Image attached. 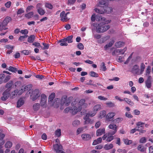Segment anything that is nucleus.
Listing matches in <instances>:
<instances>
[{"mask_svg":"<svg viewBox=\"0 0 153 153\" xmlns=\"http://www.w3.org/2000/svg\"><path fill=\"white\" fill-rule=\"evenodd\" d=\"M102 138L101 137H99L97 140H94L93 143L92 144L93 145H95L97 144L100 143L102 142Z\"/></svg>","mask_w":153,"mask_h":153,"instance_id":"27","label":"nucleus"},{"mask_svg":"<svg viewBox=\"0 0 153 153\" xmlns=\"http://www.w3.org/2000/svg\"><path fill=\"white\" fill-rule=\"evenodd\" d=\"M40 106V104L39 103H35L33 105V108L34 111H37L39 109Z\"/></svg>","mask_w":153,"mask_h":153,"instance_id":"19","label":"nucleus"},{"mask_svg":"<svg viewBox=\"0 0 153 153\" xmlns=\"http://www.w3.org/2000/svg\"><path fill=\"white\" fill-rule=\"evenodd\" d=\"M34 8V7L33 6H30L27 7L26 11L27 12H28Z\"/></svg>","mask_w":153,"mask_h":153,"instance_id":"61","label":"nucleus"},{"mask_svg":"<svg viewBox=\"0 0 153 153\" xmlns=\"http://www.w3.org/2000/svg\"><path fill=\"white\" fill-rule=\"evenodd\" d=\"M17 94V90H15L12 92L10 95V97L11 98L13 99L15 97Z\"/></svg>","mask_w":153,"mask_h":153,"instance_id":"34","label":"nucleus"},{"mask_svg":"<svg viewBox=\"0 0 153 153\" xmlns=\"http://www.w3.org/2000/svg\"><path fill=\"white\" fill-rule=\"evenodd\" d=\"M45 7L46 8H48L50 9H51L53 8V6L50 3H46L45 5Z\"/></svg>","mask_w":153,"mask_h":153,"instance_id":"50","label":"nucleus"},{"mask_svg":"<svg viewBox=\"0 0 153 153\" xmlns=\"http://www.w3.org/2000/svg\"><path fill=\"white\" fill-rule=\"evenodd\" d=\"M77 48L80 50H83L84 49V46L82 43H79L77 45Z\"/></svg>","mask_w":153,"mask_h":153,"instance_id":"55","label":"nucleus"},{"mask_svg":"<svg viewBox=\"0 0 153 153\" xmlns=\"http://www.w3.org/2000/svg\"><path fill=\"white\" fill-rule=\"evenodd\" d=\"M60 17L61 20L63 22L67 21L68 19L65 14V12L64 11H63L60 14Z\"/></svg>","mask_w":153,"mask_h":153,"instance_id":"11","label":"nucleus"},{"mask_svg":"<svg viewBox=\"0 0 153 153\" xmlns=\"http://www.w3.org/2000/svg\"><path fill=\"white\" fill-rule=\"evenodd\" d=\"M123 141L125 144L126 145H130L132 143V140H129L127 138L123 139Z\"/></svg>","mask_w":153,"mask_h":153,"instance_id":"32","label":"nucleus"},{"mask_svg":"<svg viewBox=\"0 0 153 153\" xmlns=\"http://www.w3.org/2000/svg\"><path fill=\"white\" fill-rule=\"evenodd\" d=\"M59 42H60V45L61 46H67L68 45V43H67V42L65 38L61 40Z\"/></svg>","mask_w":153,"mask_h":153,"instance_id":"28","label":"nucleus"},{"mask_svg":"<svg viewBox=\"0 0 153 153\" xmlns=\"http://www.w3.org/2000/svg\"><path fill=\"white\" fill-rule=\"evenodd\" d=\"M90 74L91 76L94 77H98V75L94 71H91L90 73Z\"/></svg>","mask_w":153,"mask_h":153,"instance_id":"48","label":"nucleus"},{"mask_svg":"<svg viewBox=\"0 0 153 153\" xmlns=\"http://www.w3.org/2000/svg\"><path fill=\"white\" fill-rule=\"evenodd\" d=\"M55 97V94L54 93H52L49 96L48 98L49 101H52L54 99Z\"/></svg>","mask_w":153,"mask_h":153,"instance_id":"38","label":"nucleus"},{"mask_svg":"<svg viewBox=\"0 0 153 153\" xmlns=\"http://www.w3.org/2000/svg\"><path fill=\"white\" fill-rule=\"evenodd\" d=\"M113 135L110 134H109L108 132V137L106 139V141L107 142H109L112 140L114 139V136H113Z\"/></svg>","mask_w":153,"mask_h":153,"instance_id":"20","label":"nucleus"},{"mask_svg":"<svg viewBox=\"0 0 153 153\" xmlns=\"http://www.w3.org/2000/svg\"><path fill=\"white\" fill-rule=\"evenodd\" d=\"M115 115V113L113 112H111L108 113L106 116V118L108 119H110L113 117Z\"/></svg>","mask_w":153,"mask_h":153,"instance_id":"26","label":"nucleus"},{"mask_svg":"<svg viewBox=\"0 0 153 153\" xmlns=\"http://www.w3.org/2000/svg\"><path fill=\"white\" fill-rule=\"evenodd\" d=\"M42 45L44 46V47H42L41 46V48L42 49L44 50L48 49L49 48V45L48 44L43 42L42 43Z\"/></svg>","mask_w":153,"mask_h":153,"instance_id":"37","label":"nucleus"},{"mask_svg":"<svg viewBox=\"0 0 153 153\" xmlns=\"http://www.w3.org/2000/svg\"><path fill=\"white\" fill-rule=\"evenodd\" d=\"M24 100L23 98H20L18 101L17 103V107L20 108L24 103Z\"/></svg>","mask_w":153,"mask_h":153,"instance_id":"16","label":"nucleus"},{"mask_svg":"<svg viewBox=\"0 0 153 153\" xmlns=\"http://www.w3.org/2000/svg\"><path fill=\"white\" fill-rule=\"evenodd\" d=\"M137 149L138 150L140 151L141 152H143L145 151V149L141 145H139Z\"/></svg>","mask_w":153,"mask_h":153,"instance_id":"44","label":"nucleus"},{"mask_svg":"<svg viewBox=\"0 0 153 153\" xmlns=\"http://www.w3.org/2000/svg\"><path fill=\"white\" fill-rule=\"evenodd\" d=\"M92 123V121L90 119H87L85 120L84 122V124L85 125L89 123L91 124Z\"/></svg>","mask_w":153,"mask_h":153,"instance_id":"54","label":"nucleus"},{"mask_svg":"<svg viewBox=\"0 0 153 153\" xmlns=\"http://www.w3.org/2000/svg\"><path fill=\"white\" fill-rule=\"evenodd\" d=\"M81 136L83 140L86 141L90 140L92 137L90 134L86 133L82 134Z\"/></svg>","mask_w":153,"mask_h":153,"instance_id":"10","label":"nucleus"},{"mask_svg":"<svg viewBox=\"0 0 153 153\" xmlns=\"http://www.w3.org/2000/svg\"><path fill=\"white\" fill-rule=\"evenodd\" d=\"M54 102H53V105L55 108H57L59 107L60 102V99L57 98L55 100Z\"/></svg>","mask_w":153,"mask_h":153,"instance_id":"18","label":"nucleus"},{"mask_svg":"<svg viewBox=\"0 0 153 153\" xmlns=\"http://www.w3.org/2000/svg\"><path fill=\"white\" fill-rule=\"evenodd\" d=\"M104 11L105 12L107 13H109L112 11V8L106 7L104 8Z\"/></svg>","mask_w":153,"mask_h":153,"instance_id":"25","label":"nucleus"},{"mask_svg":"<svg viewBox=\"0 0 153 153\" xmlns=\"http://www.w3.org/2000/svg\"><path fill=\"white\" fill-rule=\"evenodd\" d=\"M114 40H113L110 42L106 44L105 45L104 47V48L105 50H106L108 49L109 48L111 47L112 45L114 44Z\"/></svg>","mask_w":153,"mask_h":153,"instance_id":"17","label":"nucleus"},{"mask_svg":"<svg viewBox=\"0 0 153 153\" xmlns=\"http://www.w3.org/2000/svg\"><path fill=\"white\" fill-rule=\"evenodd\" d=\"M124 45V43L121 41L117 42L115 44V46L117 48H120Z\"/></svg>","mask_w":153,"mask_h":153,"instance_id":"23","label":"nucleus"},{"mask_svg":"<svg viewBox=\"0 0 153 153\" xmlns=\"http://www.w3.org/2000/svg\"><path fill=\"white\" fill-rule=\"evenodd\" d=\"M106 104L109 107H112L114 106V104L112 102H109L106 103Z\"/></svg>","mask_w":153,"mask_h":153,"instance_id":"59","label":"nucleus"},{"mask_svg":"<svg viewBox=\"0 0 153 153\" xmlns=\"http://www.w3.org/2000/svg\"><path fill=\"white\" fill-rule=\"evenodd\" d=\"M80 122L78 120H75L72 122V124L74 126H76L80 124Z\"/></svg>","mask_w":153,"mask_h":153,"instance_id":"40","label":"nucleus"},{"mask_svg":"<svg viewBox=\"0 0 153 153\" xmlns=\"http://www.w3.org/2000/svg\"><path fill=\"white\" fill-rule=\"evenodd\" d=\"M32 85L31 84L28 85L24 87H23V89L25 91H29L32 88Z\"/></svg>","mask_w":153,"mask_h":153,"instance_id":"35","label":"nucleus"},{"mask_svg":"<svg viewBox=\"0 0 153 153\" xmlns=\"http://www.w3.org/2000/svg\"><path fill=\"white\" fill-rule=\"evenodd\" d=\"M85 100L84 99L81 100L78 103V107H80L82 108H85L86 107L87 104L85 103Z\"/></svg>","mask_w":153,"mask_h":153,"instance_id":"13","label":"nucleus"},{"mask_svg":"<svg viewBox=\"0 0 153 153\" xmlns=\"http://www.w3.org/2000/svg\"><path fill=\"white\" fill-rule=\"evenodd\" d=\"M11 20L10 17H7L0 24V30L8 29V28L6 27Z\"/></svg>","mask_w":153,"mask_h":153,"instance_id":"2","label":"nucleus"},{"mask_svg":"<svg viewBox=\"0 0 153 153\" xmlns=\"http://www.w3.org/2000/svg\"><path fill=\"white\" fill-rule=\"evenodd\" d=\"M73 36L71 35L69 36H68L67 37L65 38V39L66 40V41L68 42V43H71L73 42Z\"/></svg>","mask_w":153,"mask_h":153,"instance_id":"36","label":"nucleus"},{"mask_svg":"<svg viewBox=\"0 0 153 153\" xmlns=\"http://www.w3.org/2000/svg\"><path fill=\"white\" fill-rule=\"evenodd\" d=\"M35 38V36L34 35H31L27 39V41L30 43H31L33 42Z\"/></svg>","mask_w":153,"mask_h":153,"instance_id":"24","label":"nucleus"},{"mask_svg":"<svg viewBox=\"0 0 153 153\" xmlns=\"http://www.w3.org/2000/svg\"><path fill=\"white\" fill-rule=\"evenodd\" d=\"M20 33L22 34L26 35L28 33V31L27 29L22 30L20 31Z\"/></svg>","mask_w":153,"mask_h":153,"instance_id":"51","label":"nucleus"},{"mask_svg":"<svg viewBox=\"0 0 153 153\" xmlns=\"http://www.w3.org/2000/svg\"><path fill=\"white\" fill-rule=\"evenodd\" d=\"M33 12H31L26 14L25 15V16L28 19L31 18L33 15Z\"/></svg>","mask_w":153,"mask_h":153,"instance_id":"33","label":"nucleus"},{"mask_svg":"<svg viewBox=\"0 0 153 153\" xmlns=\"http://www.w3.org/2000/svg\"><path fill=\"white\" fill-rule=\"evenodd\" d=\"M90 85H92L95 87H97L102 86V85H101V84H100L99 83H96V82H94L92 84H90Z\"/></svg>","mask_w":153,"mask_h":153,"instance_id":"56","label":"nucleus"},{"mask_svg":"<svg viewBox=\"0 0 153 153\" xmlns=\"http://www.w3.org/2000/svg\"><path fill=\"white\" fill-rule=\"evenodd\" d=\"M101 106L100 105L98 104L95 105L93 108L94 111L97 112L98 110H100L101 109Z\"/></svg>","mask_w":153,"mask_h":153,"instance_id":"29","label":"nucleus"},{"mask_svg":"<svg viewBox=\"0 0 153 153\" xmlns=\"http://www.w3.org/2000/svg\"><path fill=\"white\" fill-rule=\"evenodd\" d=\"M54 150L57 153H65L62 150L63 147L62 146L60 145H59L58 144H54L53 146Z\"/></svg>","mask_w":153,"mask_h":153,"instance_id":"6","label":"nucleus"},{"mask_svg":"<svg viewBox=\"0 0 153 153\" xmlns=\"http://www.w3.org/2000/svg\"><path fill=\"white\" fill-rule=\"evenodd\" d=\"M107 69L106 67L105 66V64L104 62L101 63L100 65V70L103 71H105Z\"/></svg>","mask_w":153,"mask_h":153,"instance_id":"39","label":"nucleus"},{"mask_svg":"<svg viewBox=\"0 0 153 153\" xmlns=\"http://www.w3.org/2000/svg\"><path fill=\"white\" fill-rule=\"evenodd\" d=\"M47 98L46 96L43 94L41 95V99L40 102V105L43 107L45 108L47 106L46 101Z\"/></svg>","mask_w":153,"mask_h":153,"instance_id":"7","label":"nucleus"},{"mask_svg":"<svg viewBox=\"0 0 153 153\" xmlns=\"http://www.w3.org/2000/svg\"><path fill=\"white\" fill-rule=\"evenodd\" d=\"M105 130L104 128H99L97 129L96 131V135L97 136L101 135L105 133Z\"/></svg>","mask_w":153,"mask_h":153,"instance_id":"14","label":"nucleus"},{"mask_svg":"<svg viewBox=\"0 0 153 153\" xmlns=\"http://www.w3.org/2000/svg\"><path fill=\"white\" fill-rule=\"evenodd\" d=\"M55 135L57 137H59L61 135V130L60 129H58L56 130L55 132Z\"/></svg>","mask_w":153,"mask_h":153,"instance_id":"42","label":"nucleus"},{"mask_svg":"<svg viewBox=\"0 0 153 153\" xmlns=\"http://www.w3.org/2000/svg\"><path fill=\"white\" fill-rule=\"evenodd\" d=\"M12 143L10 141L7 142L5 145V146L6 148H10L12 147Z\"/></svg>","mask_w":153,"mask_h":153,"instance_id":"41","label":"nucleus"},{"mask_svg":"<svg viewBox=\"0 0 153 153\" xmlns=\"http://www.w3.org/2000/svg\"><path fill=\"white\" fill-rule=\"evenodd\" d=\"M81 110V108L80 107H78L77 108L76 106H74L71 108V112L73 114H75L78 112L80 111Z\"/></svg>","mask_w":153,"mask_h":153,"instance_id":"12","label":"nucleus"},{"mask_svg":"<svg viewBox=\"0 0 153 153\" xmlns=\"http://www.w3.org/2000/svg\"><path fill=\"white\" fill-rule=\"evenodd\" d=\"M139 71V66L137 65H135L133 66L131 70V72L133 73L137 74Z\"/></svg>","mask_w":153,"mask_h":153,"instance_id":"15","label":"nucleus"},{"mask_svg":"<svg viewBox=\"0 0 153 153\" xmlns=\"http://www.w3.org/2000/svg\"><path fill=\"white\" fill-rule=\"evenodd\" d=\"M108 128L109 129L112 130L109 132V134H111L114 135L116 133L117 131V125L114 123L110 124L108 126Z\"/></svg>","mask_w":153,"mask_h":153,"instance_id":"4","label":"nucleus"},{"mask_svg":"<svg viewBox=\"0 0 153 153\" xmlns=\"http://www.w3.org/2000/svg\"><path fill=\"white\" fill-rule=\"evenodd\" d=\"M10 89H7L3 92V96L1 97V99L2 100L5 101L8 99L10 96Z\"/></svg>","mask_w":153,"mask_h":153,"instance_id":"8","label":"nucleus"},{"mask_svg":"<svg viewBox=\"0 0 153 153\" xmlns=\"http://www.w3.org/2000/svg\"><path fill=\"white\" fill-rule=\"evenodd\" d=\"M145 68V65L143 63H142L141 64L140 66V74H142Z\"/></svg>","mask_w":153,"mask_h":153,"instance_id":"46","label":"nucleus"},{"mask_svg":"<svg viewBox=\"0 0 153 153\" xmlns=\"http://www.w3.org/2000/svg\"><path fill=\"white\" fill-rule=\"evenodd\" d=\"M14 56L16 59L19 58L20 57V54L19 52H17L14 55Z\"/></svg>","mask_w":153,"mask_h":153,"instance_id":"63","label":"nucleus"},{"mask_svg":"<svg viewBox=\"0 0 153 153\" xmlns=\"http://www.w3.org/2000/svg\"><path fill=\"white\" fill-rule=\"evenodd\" d=\"M127 50V48L125 47L123 49H119V54H123Z\"/></svg>","mask_w":153,"mask_h":153,"instance_id":"49","label":"nucleus"},{"mask_svg":"<svg viewBox=\"0 0 153 153\" xmlns=\"http://www.w3.org/2000/svg\"><path fill=\"white\" fill-rule=\"evenodd\" d=\"M7 69L9 71L12 72H16L17 71V69L16 68L11 66H10Z\"/></svg>","mask_w":153,"mask_h":153,"instance_id":"45","label":"nucleus"},{"mask_svg":"<svg viewBox=\"0 0 153 153\" xmlns=\"http://www.w3.org/2000/svg\"><path fill=\"white\" fill-rule=\"evenodd\" d=\"M98 98L99 99L101 100H107V98L104 97L102 96H99L98 97Z\"/></svg>","mask_w":153,"mask_h":153,"instance_id":"62","label":"nucleus"},{"mask_svg":"<svg viewBox=\"0 0 153 153\" xmlns=\"http://www.w3.org/2000/svg\"><path fill=\"white\" fill-rule=\"evenodd\" d=\"M71 98V97H70L68 98L66 96L62 97L61 102V105L62 106L65 105V106H68L71 102L70 99Z\"/></svg>","mask_w":153,"mask_h":153,"instance_id":"5","label":"nucleus"},{"mask_svg":"<svg viewBox=\"0 0 153 153\" xmlns=\"http://www.w3.org/2000/svg\"><path fill=\"white\" fill-rule=\"evenodd\" d=\"M136 124L138 128H139L140 127H143V126L142 125L145 124V123L140 121L137 123Z\"/></svg>","mask_w":153,"mask_h":153,"instance_id":"47","label":"nucleus"},{"mask_svg":"<svg viewBox=\"0 0 153 153\" xmlns=\"http://www.w3.org/2000/svg\"><path fill=\"white\" fill-rule=\"evenodd\" d=\"M146 86L148 88H150L152 86V82L146 81L145 82Z\"/></svg>","mask_w":153,"mask_h":153,"instance_id":"43","label":"nucleus"},{"mask_svg":"<svg viewBox=\"0 0 153 153\" xmlns=\"http://www.w3.org/2000/svg\"><path fill=\"white\" fill-rule=\"evenodd\" d=\"M39 91L36 89L33 91L30 95V98L33 101L36 100L40 96Z\"/></svg>","mask_w":153,"mask_h":153,"instance_id":"3","label":"nucleus"},{"mask_svg":"<svg viewBox=\"0 0 153 153\" xmlns=\"http://www.w3.org/2000/svg\"><path fill=\"white\" fill-rule=\"evenodd\" d=\"M99 21L102 22L98 25L96 27L97 32L98 33H102L105 32L108 30L110 27V26L106 25L105 21V19L104 17H99Z\"/></svg>","mask_w":153,"mask_h":153,"instance_id":"1","label":"nucleus"},{"mask_svg":"<svg viewBox=\"0 0 153 153\" xmlns=\"http://www.w3.org/2000/svg\"><path fill=\"white\" fill-rule=\"evenodd\" d=\"M113 145L112 143L107 144L104 145V148L105 150H108L113 148Z\"/></svg>","mask_w":153,"mask_h":153,"instance_id":"21","label":"nucleus"},{"mask_svg":"<svg viewBox=\"0 0 153 153\" xmlns=\"http://www.w3.org/2000/svg\"><path fill=\"white\" fill-rule=\"evenodd\" d=\"M106 112L105 111H102L100 112L99 115V118H102L106 115Z\"/></svg>","mask_w":153,"mask_h":153,"instance_id":"31","label":"nucleus"},{"mask_svg":"<svg viewBox=\"0 0 153 153\" xmlns=\"http://www.w3.org/2000/svg\"><path fill=\"white\" fill-rule=\"evenodd\" d=\"M124 101L130 105L133 106L134 105V102L131 101L130 99L127 98H124L123 101Z\"/></svg>","mask_w":153,"mask_h":153,"instance_id":"22","label":"nucleus"},{"mask_svg":"<svg viewBox=\"0 0 153 153\" xmlns=\"http://www.w3.org/2000/svg\"><path fill=\"white\" fill-rule=\"evenodd\" d=\"M25 11L22 8H20L19 9L17 12V15L20 14H22L24 13Z\"/></svg>","mask_w":153,"mask_h":153,"instance_id":"57","label":"nucleus"},{"mask_svg":"<svg viewBox=\"0 0 153 153\" xmlns=\"http://www.w3.org/2000/svg\"><path fill=\"white\" fill-rule=\"evenodd\" d=\"M36 8L38 13L41 15H44L45 13V11L41 7V4H38L36 5Z\"/></svg>","mask_w":153,"mask_h":153,"instance_id":"9","label":"nucleus"},{"mask_svg":"<svg viewBox=\"0 0 153 153\" xmlns=\"http://www.w3.org/2000/svg\"><path fill=\"white\" fill-rule=\"evenodd\" d=\"M31 51H29L28 50H25L22 51H21L22 53H23L25 55H27L29 53H31Z\"/></svg>","mask_w":153,"mask_h":153,"instance_id":"52","label":"nucleus"},{"mask_svg":"<svg viewBox=\"0 0 153 153\" xmlns=\"http://www.w3.org/2000/svg\"><path fill=\"white\" fill-rule=\"evenodd\" d=\"M94 10L96 12L102 14L104 13V11H103L100 10L97 8H95L94 9Z\"/></svg>","mask_w":153,"mask_h":153,"instance_id":"60","label":"nucleus"},{"mask_svg":"<svg viewBox=\"0 0 153 153\" xmlns=\"http://www.w3.org/2000/svg\"><path fill=\"white\" fill-rule=\"evenodd\" d=\"M13 84V82L12 81H10L8 82L7 83L6 85V87L7 89H9L11 90L10 88Z\"/></svg>","mask_w":153,"mask_h":153,"instance_id":"30","label":"nucleus"},{"mask_svg":"<svg viewBox=\"0 0 153 153\" xmlns=\"http://www.w3.org/2000/svg\"><path fill=\"white\" fill-rule=\"evenodd\" d=\"M117 152H121L122 153H126L127 151L125 149H118Z\"/></svg>","mask_w":153,"mask_h":153,"instance_id":"58","label":"nucleus"},{"mask_svg":"<svg viewBox=\"0 0 153 153\" xmlns=\"http://www.w3.org/2000/svg\"><path fill=\"white\" fill-rule=\"evenodd\" d=\"M28 36L27 35H25L24 36H21L19 38V41H23L24 39L27 38Z\"/></svg>","mask_w":153,"mask_h":153,"instance_id":"53","label":"nucleus"},{"mask_svg":"<svg viewBox=\"0 0 153 153\" xmlns=\"http://www.w3.org/2000/svg\"><path fill=\"white\" fill-rule=\"evenodd\" d=\"M11 4V3L10 1H7L5 4V6L7 8H9Z\"/></svg>","mask_w":153,"mask_h":153,"instance_id":"64","label":"nucleus"}]
</instances>
